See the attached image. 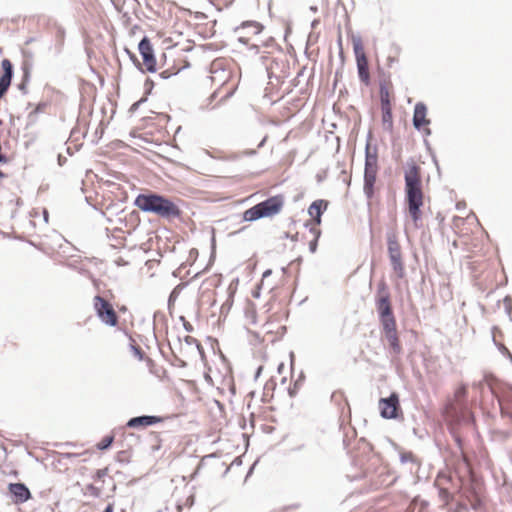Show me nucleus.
Listing matches in <instances>:
<instances>
[{
  "instance_id": "obj_40",
  "label": "nucleus",
  "mask_w": 512,
  "mask_h": 512,
  "mask_svg": "<svg viewBox=\"0 0 512 512\" xmlns=\"http://www.w3.org/2000/svg\"><path fill=\"white\" fill-rule=\"evenodd\" d=\"M465 206H466L465 202H458L456 204L457 210H461V209L465 208Z\"/></svg>"
},
{
  "instance_id": "obj_11",
  "label": "nucleus",
  "mask_w": 512,
  "mask_h": 512,
  "mask_svg": "<svg viewBox=\"0 0 512 512\" xmlns=\"http://www.w3.org/2000/svg\"><path fill=\"white\" fill-rule=\"evenodd\" d=\"M8 489L15 503H24L31 498L30 490L23 483H10Z\"/></svg>"
},
{
  "instance_id": "obj_15",
  "label": "nucleus",
  "mask_w": 512,
  "mask_h": 512,
  "mask_svg": "<svg viewBox=\"0 0 512 512\" xmlns=\"http://www.w3.org/2000/svg\"><path fill=\"white\" fill-rule=\"evenodd\" d=\"M161 421L160 417L143 415L138 417H133L127 422V427L129 428H139V427H147L154 425Z\"/></svg>"
},
{
  "instance_id": "obj_14",
  "label": "nucleus",
  "mask_w": 512,
  "mask_h": 512,
  "mask_svg": "<svg viewBox=\"0 0 512 512\" xmlns=\"http://www.w3.org/2000/svg\"><path fill=\"white\" fill-rule=\"evenodd\" d=\"M379 298L377 300V311L380 318L393 315L389 295L384 289H379Z\"/></svg>"
},
{
  "instance_id": "obj_22",
  "label": "nucleus",
  "mask_w": 512,
  "mask_h": 512,
  "mask_svg": "<svg viewBox=\"0 0 512 512\" xmlns=\"http://www.w3.org/2000/svg\"><path fill=\"white\" fill-rule=\"evenodd\" d=\"M239 29H241V30L251 29V32L256 35L261 32L262 26L257 22H245L241 25V27Z\"/></svg>"
},
{
  "instance_id": "obj_37",
  "label": "nucleus",
  "mask_w": 512,
  "mask_h": 512,
  "mask_svg": "<svg viewBox=\"0 0 512 512\" xmlns=\"http://www.w3.org/2000/svg\"><path fill=\"white\" fill-rule=\"evenodd\" d=\"M298 387H299V386H295V385H294V387H293V388H290V389H289V394H290V396H292V397H293V396L297 393V389H298Z\"/></svg>"
},
{
  "instance_id": "obj_24",
  "label": "nucleus",
  "mask_w": 512,
  "mask_h": 512,
  "mask_svg": "<svg viewBox=\"0 0 512 512\" xmlns=\"http://www.w3.org/2000/svg\"><path fill=\"white\" fill-rule=\"evenodd\" d=\"M436 490L438 492V496H439L440 500L443 502V505H448L452 498L450 492L445 488H437L436 487Z\"/></svg>"
},
{
  "instance_id": "obj_33",
  "label": "nucleus",
  "mask_w": 512,
  "mask_h": 512,
  "mask_svg": "<svg viewBox=\"0 0 512 512\" xmlns=\"http://www.w3.org/2000/svg\"><path fill=\"white\" fill-rule=\"evenodd\" d=\"M108 473V468L98 469L94 475L95 479H101Z\"/></svg>"
},
{
  "instance_id": "obj_18",
  "label": "nucleus",
  "mask_w": 512,
  "mask_h": 512,
  "mask_svg": "<svg viewBox=\"0 0 512 512\" xmlns=\"http://www.w3.org/2000/svg\"><path fill=\"white\" fill-rule=\"evenodd\" d=\"M427 107L424 103L418 102V132L430 123L426 118Z\"/></svg>"
},
{
  "instance_id": "obj_56",
  "label": "nucleus",
  "mask_w": 512,
  "mask_h": 512,
  "mask_svg": "<svg viewBox=\"0 0 512 512\" xmlns=\"http://www.w3.org/2000/svg\"><path fill=\"white\" fill-rule=\"evenodd\" d=\"M44 214H45L44 218H45V220H47V212H45Z\"/></svg>"
},
{
  "instance_id": "obj_29",
  "label": "nucleus",
  "mask_w": 512,
  "mask_h": 512,
  "mask_svg": "<svg viewBox=\"0 0 512 512\" xmlns=\"http://www.w3.org/2000/svg\"><path fill=\"white\" fill-rule=\"evenodd\" d=\"M512 297L506 296L504 298V306H505V312L508 315L510 321L512 322V305H511Z\"/></svg>"
},
{
  "instance_id": "obj_4",
  "label": "nucleus",
  "mask_w": 512,
  "mask_h": 512,
  "mask_svg": "<svg viewBox=\"0 0 512 512\" xmlns=\"http://www.w3.org/2000/svg\"><path fill=\"white\" fill-rule=\"evenodd\" d=\"M378 171L377 147L371 146L368 142L365 148V169H364V193L367 198H372L374 194V184Z\"/></svg>"
},
{
  "instance_id": "obj_8",
  "label": "nucleus",
  "mask_w": 512,
  "mask_h": 512,
  "mask_svg": "<svg viewBox=\"0 0 512 512\" xmlns=\"http://www.w3.org/2000/svg\"><path fill=\"white\" fill-rule=\"evenodd\" d=\"M138 50L143 59V65L145 71L155 72L156 71V59L154 56V50L148 37H143L139 42Z\"/></svg>"
},
{
  "instance_id": "obj_23",
  "label": "nucleus",
  "mask_w": 512,
  "mask_h": 512,
  "mask_svg": "<svg viewBox=\"0 0 512 512\" xmlns=\"http://www.w3.org/2000/svg\"><path fill=\"white\" fill-rule=\"evenodd\" d=\"M130 350L132 351L134 357H136L139 361H142L144 358V352L142 349L135 344V341L130 337Z\"/></svg>"
},
{
  "instance_id": "obj_28",
  "label": "nucleus",
  "mask_w": 512,
  "mask_h": 512,
  "mask_svg": "<svg viewBox=\"0 0 512 512\" xmlns=\"http://www.w3.org/2000/svg\"><path fill=\"white\" fill-rule=\"evenodd\" d=\"M449 512H468V505L464 502H457L454 507H450Z\"/></svg>"
},
{
  "instance_id": "obj_39",
  "label": "nucleus",
  "mask_w": 512,
  "mask_h": 512,
  "mask_svg": "<svg viewBox=\"0 0 512 512\" xmlns=\"http://www.w3.org/2000/svg\"><path fill=\"white\" fill-rule=\"evenodd\" d=\"M177 297V293H176V289H174L170 296H169V302H171L172 300H174L175 298Z\"/></svg>"
},
{
  "instance_id": "obj_6",
  "label": "nucleus",
  "mask_w": 512,
  "mask_h": 512,
  "mask_svg": "<svg viewBox=\"0 0 512 512\" xmlns=\"http://www.w3.org/2000/svg\"><path fill=\"white\" fill-rule=\"evenodd\" d=\"M94 310L97 317L105 325L114 327L118 323V316L113 306L103 297L97 295L93 300Z\"/></svg>"
},
{
  "instance_id": "obj_35",
  "label": "nucleus",
  "mask_w": 512,
  "mask_h": 512,
  "mask_svg": "<svg viewBox=\"0 0 512 512\" xmlns=\"http://www.w3.org/2000/svg\"><path fill=\"white\" fill-rule=\"evenodd\" d=\"M416 121H417V118H416V106L414 107V111H413V115H412V124L413 126L416 128Z\"/></svg>"
},
{
  "instance_id": "obj_41",
  "label": "nucleus",
  "mask_w": 512,
  "mask_h": 512,
  "mask_svg": "<svg viewBox=\"0 0 512 512\" xmlns=\"http://www.w3.org/2000/svg\"><path fill=\"white\" fill-rule=\"evenodd\" d=\"M499 404H500V408H501V412H502V414L507 413V412L505 411V409H506V408H505V406H504V403H503V401H502L501 399H499Z\"/></svg>"
},
{
  "instance_id": "obj_5",
  "label": "nucleus",
  "mask_w": 512,
  "mask_h": 512,
  "mask_svg": "<svg viewBox=\"0 0 512 512\" xmlns=\"http://www.w3.org/2000/svg\"><path fill=\"white\" fill-rule=\"evenodd\" d=\"M405 182L408 201V215L411 222L416 225V162L412 158L407 162Z\"/></svg>"
},
{
  "instance_id": "obj_9",
  "label": "nucleus",
  "mask_w": 512,
  "mask_h": 512,
  "mask_svg": "<svg viewBox=\"0 0 512 512\" xmlns=\"http://www.w3.org/2000/svg\"><path fill=\"white\" fill-rule=\"evenodd\" d=\"M380 415L386 419H393L397 417L399 409L398 395L392 393L388 398H381L379 400Z\"/></svg>"
},
{
  "instance_id": "obj_26",
  "label": "nucleus",
  "mask_w": 512,
  "mask_h": 512,
  "mask_svg": "<svg viewBox=\"0 0 512 512\" xmlns=\"http://www.w3.org/2000/svg\"><path fill=\"white\" fill-rule=\"evenodd\" d=\"M468 501L473 510H478L482 506V501L475 493L471 494V497L468 498Z\"/></svg>"
},
{
  "instance_id": "obj_27",
  "label": "nucleus",
  "mask_w": 512,
  "mask_h": 512,
  "mask_svg": "<svg viewBox=\"0 0 512 512\" xmlns=\"http://www.w3.org/2000/svg\"><path fill=\"white\" fill-rule=\"evenodd\" d=\"M113 440V436H106L97 444V448L99 450H105L111 446Z\"/></svg>"
},
{
  "instance_id": "obj_21",
  "label": "nucleus",
  "mask_w": 512,
  "mask_h": 512,
  "mask_svg": "<svg viewBox=\"0 0 512 512\" xmlns=\"http://www.w3.org/2000/svg\"><path fill=\"white\" fill-rule=\"evenodd\" d=\"M353 50H354L356 60L360 59L361 57L366 58L363 44H362V41L360 38H353Z\"/></svg>"
},
{
  "instance_id": "obj_52",
  "label": "nucleus",
  "mask_w": 512,
  "mask_h": 512,
  "mask_svg": "<svg viewBox=\"0 0 512 512\" xmlns=\"http://www.w3.org/2000/svg\"><path fill=\"white\" fill-rule=\"evenodd\" d=\"M19 88H20L21 90H24V89H25V83H21V84L19 85Z\"/></svg>"
},
{
  "instance_id": "obj_48",
  "label": "nucleus",
  "mask_w": 512,
  "mask_h": 512,
  "mask_svg": "<svg viewBox=\"0 0 512 512\" xmlns=\"http://www.w3.org/2000/svg\"><path fill=\"white\" fill-rule=\"evenodd\" d=\"M262 369H263V368H262V366L258 367L257 372H256V374H255V377H256V378L260 375V373H261Z\"/></svg>"
},
{
  "instance_id": "obj_19",
  "label": "nucleus",
  "mask_w": 512,
  "mask_h": 512,
  "mask_svg": "<svg viewBox=\"0 0 512 512\" xmlns=\"http://www.w3.org/2000/svg\"><path fill=\"white\" fill-rule=\"evenodd\" d=\"M382 110V125L386 131H391L393 128L392 108H381Z\"/></svg>"
},
{
  "instance_id": "obj_7",
  "label": "nucleus",
  "mask_w": 512,
  "mask_h": 512,
  "mask_svg": "<svg viewBox=\"0 0 512 512\" xmlns=\"http://www.w3.org/2000/svg\"><path fill=\"white\" fill-rule=\"evenodd\" d=\"M387 242L388 254L393 270L398 275V277H402L404 274V267L401 261L400 245L396 240V236L393 233H389L387 236Z\"/></svg>"
},
{
  "instance_id": "obj_31",
  "label": "nucleus",
  "mask_w": 512,
  "mask_h": 512,
  "mask_svg": "<svg viewBox=\"0 0 512 512\" xmlns=\"http://www.w3.org/2000/svg\"><path fill=\"white\" fill-rule=\"evenodd\" d=\"M423 205V193L420 189V175L418 174V216L420 215V207Z\"/></svg>"
},
{
  "instance_id": "obj_1",
  "label": "nucleus",
  "mask_w": 512,
  "mask_h": 512,
  "mask_svg": "<svg viewBox=\"0 0 512 512\" xmlns=\"http://www.w3.org/2000/svg\"><path fill=\"white\" fill-rule=\"evenodd\" d=\"M467 394L466 386H460L454 393V398L450 400L444 407L443 415L445 420L450 425L451 433L461 448L462 440L455 432V426L457 425H471L474 422V417L465 403V397Z\"/></svg>"
},
{
  "instance_id": "obj_45",
  "label": "nucleus",
  "mask_w": 512,
  "mask_h": 512,
  "mask_svg": "<svg viewBox=\"0 0 512 512\" xmlns=\"http://www.w3.org/2000/svg\"><path fill=\"white\" fill-rule=\"evenodd\" d=\"M240 42L244 43V44H247L248 42V39H246L245 37L243 36H240L239 39H238Z\"/></svg>"
},
{
  "instance_id": "obj_50",
  "label": "nucleus",
  "mask_w": 512,
  "mask_h": 512,
  "mask_svg": "<svg viewBox=\"0 0 512 512\" xmlns=\"http://www.w3.org/2000/svg\"><path fill=\"white\" fill-rule=\"evenodd\" d=\"M302 381V375L299 377L298 380L295 381V386H299Z\"/></svg>"
},
{
  "instance_id": "obj_3",
  "label": "nucleus",
  "mask_w": 512,
  "mask_h": 512,
  "mask_svg": "<svg viewBox=\"0 0 512 512\" xmlns=\"http://www.w3.org/2000/svg\"><path fill=\"white\" fill-rule=\"evenodd\" d=\"M285 204V197L278 194L254 205L243 213V219L248 222L256 221L261 218L273 217L278 215Z\"/></svg>"
},
{
  "instance_id": "obj_55",
  "label": "nucleus",
  "mask_w": 512,
  "mask_h": 512,
  "mask_svg": "<svg viewBox=\"0 0 512 512\" xmlns=\"http://www.w3.org/2000/svg\"><path fill=\"white\" fill-rule=\"evenodd\" d=\"M148 84H151V85H153L152 81H150V80H146V83H145V85L147 86Z\"/></svg>"
},
{
  "instance_id": "obj_44",
  "label": "nucleus",
  "mask_w": 512,
  "mask_h": 512,
  "mask_svg": "<svg viewBox=\"0 0 512 512\" xmlns=\"http://www.w3.org/2000/svg\"><path fill=\"white\" fill-rule=\"evenodd\" d=\"M104 512H113V505H112V504H109V505L105 508Z\"/></svg>"
},
{
  "instance_id": "obj_53",
  "label": "nucleus",
  "mask_w": 512,
  "mask_h": 512,
  "mask_svg": "<svg viewBox=\"0 0 512 512\" xmlns=\"http://www.w3.org/2000/svg\"><path fill=\"white\" fill-rule=\"evenodd\" d=\"M421 505H422V507L424 508V507H426V506L428 505V502H426V501H422V502H421Z\"/></svg>"
},
{
  "instance_id": "obj_34",
  "label": "nucleus",
  "mask_w": 512,
  "mask_h": 512,
  "mask_svg": "<svg viewBox=\"0 0 512 512\" xmlns=\"http://www.w3.org/2000/svg\"><path fill=\"white\" fill-rule=\"evenodd\" d=\"M412 460H413V455H412L411 453H410V454H407V455H406V454H403V455L401 456V461H402L403 463H405V462H407V461H412Z\"/></svg>"
},
{
  "instance_id": "obj_36",
  "label": "nucleus",
  "mask_w": 512,
  "mask_h": 512,
  "mask_svg": "<svg viewBox=\"0 0 512 512\" xmlns=\"http://www.w3.org/2000/svg\"><path fill=\"white\" fill-rule=\"evenodd\" d=\"M298 387H299V386H295V385H294V387H293V388H290V389H289V394H290V396H292V397H293V396L297 393V389H298Z\"/></svg>"
},
{
  "instance_id": "obj_17",
  "label": "nucleus",
  "mask_w": 512,
  "mask_h": 512,
  "mask_svg": "<svg viewBox=\"0 0 512 512\" xmlns=\"http://www.w3.org/2000/svg\"><path fill=\"white\" fill-rule=\"evenodd\" d=\"M380 102H381V108L391 107L390 102V91L387 83L381 82L380 83Z\"/></svg>"
},
{
  "instance_id": "obj_20",
  "label": "nucleus",
  "mask_w": 512,
  "mask_h": 512,
  "mask_svg": "<svg viewBox=\"0 0 512 512\" xmlns=\"http://www.w3.org/2000/svg\"><path fill=\"white\" fill-rule=\"evenodd\" d=\"M310 233L313 235V239L309 242V250L311 253H315L317 250V242L321 235V231L318 227L311 226Z\"/></svg>"
},
{
  "instance_id": "obj_10",
  "label": "nucleus",
  "mask_w": 512,
  "mask_h": 512,
  "mask_svg": "<svg viewBox=\"0 0 512 512\" xmlns=\"http://www.w3.org/2000/svg\"><path fill=\"white\" fill-rule=\"evenodd\" d=\"M1 67L3 69V74L0 77V99L7 92L13 77V66L10 60L3 59L1 62Z\"/></svg>"
},
{
  "instance_id": "obj_30",
  "label": "nucleus",
  "mask_w": 512,
  "mask_h": 512,
  "mask_svg": "<svg viewBox=\"0 0 512 512\" xmlns=\"http://www.w3.org/2000/svg\"><path fill=\"white\" fill-rule=\"evenodd\" d=\"M126 52L127 54L129 55L130 59L133 61V63L135 64V66L141 70V72H144L145 70L141 67V63L139 62V60L137 59L136 55L132 52H130L128 49H126Z\"/></svg>"
},
{
  "instance_id": "obj_47",
  "label": "nucleus",
  "mask_w": 512,
  "mask_h": 512,
  "mask_svg": "<svg viewBox=\"0 0 512 512\" xmlns=\"http://www.w3.org/2000/svg\"><path fill=\"white\" fill-rule=\"evenodd\" d=\"M505 351H506V353H507V357H508V358L510 359V361L512 362V354L510 353V351H509L507 348H505Z\"/></svg>"
},
{
  "instance_id": "obj_43",
  "label": "nucleus",
  "mask_w": 512,
  "mask_h": 512,
  "mask_svg": "<svg viewBox=\"0 0 512 512\" xmlns=\"http://www.w3.org/2000/svg\"><path fill=\"white\" fill-rule=\"evenodd\" d=\"M185 340H186V342H187L188 344H191L192 342H195V341H196L194 338H192V337H190V336H187V337L185 338Z\"/></svg>"
},
{
  "instance_id": "obj_25",
  "label": "nucleus",
  "mask_w": 512,
  "mask_h": 512,
  "mask_svg": "<svg viewBox=\"0 0 512 512\" xmlns=\"http://www.w3.org/2000/svg\"><path fill=\"white\" fill-rule=\"evenodd\" d=\"M84 494L93 496L95 498H98L101 495V489L96 487V486H94L93 484H88L85 487Z\"/></svg>"
},
{
  "instance_id": "obj_38",
  "label": "nucleus",
  "mask_w": 512,
  "mask_h": 512,
  "mask_svg": "<svg viewBox=\"0 0 512 512\" xmlns=\"http://www.w3.org/2000/svg\"><path fill=\"white\" fill-rule=\"evenodd\" d=\"M184 328L188 332H191L193 330V327L189 322L184 323Z\"/></svg>"
},
{
  "instance_id": "obj_16",
  "label": "nucleus",
  "mask_w": 512,
  "mask_h": 512,
  "mask_svg": "<svg viewBox=\"0 0 512 512\" xmlns=\"http://www.w3.org/2000/svg\"><path fill=\"white\" fill-rule=\"evenodd\" d=\"M357 62V69H358V75L360 80L368 85L370 81V74L368 69V61L367 58H360L356 60Z\"/></svg>"
},
{
  "instance_id": "obj_51",
  "label": "nucleus",
  "mask_w": 512,
  "mask_h": 512,
  "mask_svg": "<svg viewBox=\"0 0 512 512\" xmlns=\"http://www.w3.org/2000/svg\"><path fill=\"white\" fill-rule=\"evenodd\" d=\"M505 348H506V347H505L504 345H502V347H501V351H502V353H503V354L507 355V353H506V351H505Z\"/></svg>"
},
{
  "instance_id": "obj_2",
  "label": "nucleus",
  "mask_w": 512,
  "mask_h": 512,
  "mask_svg": "<svg viewBox=\"0 0 512 512\" xmlns=\"http://www.w3.org/2000/svg\"><path fill=\"white\" fill-rule=\"evenodd\" d=\"M134 205L143 212L153 213L168 221L178 219L182 214L176 202L153 192L139 194L134 201Z\"/></svg>"
},
{
  "instance_id": "obj_49",
  "label": "nucleus",
  "mask_w": 512,
  "mask_h": 512,
  "mask_svg": "<svg viewBox=\"0 0 512 512\" xmlns=\"http://www.w3.org/2000/svg\"><path fill=\"white\" fill-rule=\"evenodd\" d=\"M302 381V375L299 377L298 380L295 381V386H299Z\"/></svg>"
},
{
  "instance_id": "obj_42",
  "label": "nucleus",
  "mask_w": 512,
  "mask_h": 512,
  "mask_svg": "<svg viewBox=\"0 0 512 512\" xmlns=\"http://www.w3.org/2000/svg\"><path fill=\"white\" fill-rule=\"evenodd\" d=\"M144 101H145V99H141V100H139L138 102H136V103H134V104L132 105V108H133V109L138 108V106H139L142 102H144Z\"/></svg>"
},
{
  "instance_id": "obj_32",
  "label": "nucleus",
  "mask_w": 512,
  "mask_h": 512,
  "mask_svg": "<svg viewBox=\"0 0 512 512\" xmlns=\"http://www.w3.org/2000/svg\"><path fill=\"white\" fill-rule=\"evenodd\" d=\"M423 134H424V144L428 151H431V147L429 145V142L427 140V137L431 134V130L427 127H423Z\"/></svg>"
},
{
  "instance_id": "obj_12",
  "label": "nucleus",
  "mask_w": 512,
  "mask_h": 512,
  "mask_svg": "<svg viewBox=\"0 0 512 512\" xmlns=\"http://www.w3.org/2000/svg\"><path fill=\"white\" fill-rule=\"evenodd\" d=\"M385 331L386 337L394 349L398 348L397 336H396V323L394 316H387L380 318Z\"/></svg>"
},
{
  "instance_id": "obj_46",
  "label": "nucleus",
  "mask_w": 512,
  "mask_h": 512,
  "mask_svg": "<svg viewBox=\"0 0 512 512\" xmlns=\"http://www.w3.org/2000/svg\"><path fill=\"white\" fill-rule=\"evenodd\" d=\"M6 161H7L6 156H4L3 154L0 153V163L6 162Z\"/></svg>"
},
{
  "instance_id": "obj_54",
  "label": "nucleus",
  "mask_w": 512,
  "mask_h": 512,
  "mask_svg": "<svg viewBox=\"0 0 512 512\" xmlns=\"http://www.w3.org/2000/svg\"><path fill=\"white\" fill-rule=\"evenodd\" d=\"M161 76H162L163 78H167V77H168V76L166 75V72H161Z\"/></svg>"
},
{
  "instance_id": "obj_13",
  "label": "nucleus",
  "mask_w": 512,
  "mask_h": 512,
  "mask_svg": "<svg viewBox=\"0 0 512 512\" xmlns=\"http://www.w3.org/2000/svg\"><path fill=\"white\" fill-rule=\"evenodd\" d=\"M328 201L318 199L312 202L308 208V214L313 218L314 224L312 226H318L321 223V215L328 207Z\"/></svg>"
}]
</instances>
